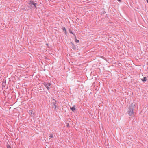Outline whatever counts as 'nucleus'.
<instances>
[{
    "mask_svg": "<svg viewBox=\"0 0 148 148\" xmlns=\"http://www.w3.org/2000/svg\"><path fill=\"white\" fill-rule=\"evenodd\" d=\"M29 114L33 116H35L34 113L32 110H29Z\"/></svg>",
    "mask_w": 148,
    "mask_h": 148,
    "instance_id": "5",
    "label": "nucleus"
},
{
    "mask_svg": "<svg viewBox=\"0 0 148 148\" xmlns=\"http://www.w3.org/2000/svg\"><path fill=\"white\" fill-rule=\"evenodd\" d=\"M118 1L119 2H121V0H118Z\"/></svg>",
    "mask_w": 148,
    "mask_h": 148,
    "instance_id": "13",
    "label": "nucleus"
},
{
    "mask_svg": "<svg viewBox=\"0 0 148 148\" xmlns=\"http://www.w3.org/2000/svg\"><path fill=\"white\" fill-rule=\"evenodd\" d=\"M75 106H74L73 107H71L70 109L72 110V111L74 112L75 110Z\"/></svg>",
    "mask_w": 148,
    "mask_h": 148,
    "instance_id": "7",
    "label": "nucleus"
},
{
    "mask_svg": "<svg viewBox=\"0 0 148 148\" xmlns=\"http://www.w3.org/2000/svg\"><path fill=\"white\" fill-rule=\"evenodd\" d=\"M141 79L143 81H146L147 80V78L146 77H145L143 79Z\"/></svg>",
    "mask_w": 148,
    "mask_h": 148,
    "instance_id": "8",
    "label": "nucleus"
},
{
    "mask_svg": "<svg viewBox=\"0 0 148 148\" xmlns=\"http://www.w3.org/2000/svg\"><path fill=\"white\" fill-rule=\"evenodd\" d=\"M147 2L148 3V0H146Z\"/></svg>",
    "mask_w": 148,
    "mask_h": 148,
    "instance_id": "14",
    "label": "nucleus"
},
{
    "mask_svg": "<svg viewBox=\"0 0 148 148\" xmlns=\"http://www.w3.org/2000/svg\"><path fill=\"white\" fill-rule=\"evenodd\" d=\"M135 106V104L133 103L131 104L129 106V110L127 112V113L130 116H134V110Z\"/></svg>",
    "mask_w": 148,
    "mask_h": 148,
    "instance_id": "1",
    "label": "nucleus"
},
{
    "mask_svg": "<svg viewBox=\"0 0 148 148\" xmlns=\"http://www.w3.org/2000/svg\"><path fill=\"white\" fill-rule=\"evenodd\" d=\"M69 32L70 33L74 35V34L71 31H69Z\"/></svg>",
    "mask_w": 148,
    "mask_h": 148,
    "instance_id": "12",
    "label": "nucleus"
},
{
    "mask_svg": "<svg viewBox=\"0 0 148 148\" xmlns=\"http://www.w3.org/2000/svg\"><path fill=\"white\" fill-rule=\"evenodd\" d=\"M53 100L55 101V102H53V108H55V109H56V101L54 99Z\"/></svg>",
    "mask_w": 148,
    "mask_h": 148,
    "instance_id": "6",
    "label": "nucleus"
},
{
    "mask_svg": "<svg viewBox=\"0 0 148 148\" xmlns=\"http://www.w3.org/2000/svg\"><path fill=\"white\" fill-rule=\"evenodd\" d=\"M6 147L7 148H11V147L10 146V145L8 144H7L6 145Z\"/></svg>",
    "mask_w": 148,
    "mask_h": 148,
    "instance_id": "9",
    "label": "nucleus"
},
{
    "mask_svg": "<svg viewBox=\"0 0 148 148\" xmlns=\"http://www.w3.org/2000/svg\"><path fill=\"white\" fill-rule=\"evenodd\" d=\"M29 4L30 5H33L36 8V5L37 4L36 3H35L34 1H30L29 2Z\"/></svg>",
    "mask_w": 148,
    "mask_h": 148,
    "instance_id": "3",
    "label": "nucleus"
},
{
    "mask_svg": "<svg viewBox=\"0 0 148 148\" xmlns=\"http://www.w3.org/2000/svg\"><path fill=\"white\" fill-rule=\"evenodd\" d=\"M75 41L77 43H78L79 42V40L77 39H75Z\"/></svg>",
    "mask_w": 148,
    "mask_h": 148,
    "instance_id": "11",
    "label": "nucleus"
},
{
    "mask_svg": "<svg viewBox=\"0 0 148 148\" xmlns=\"http://www.w3.org/2000/svg\"><path fill=\"white\" fill-rule=\"evenodd\" d=\"M62 29L64 31H65V32L66 33V31L65 28L64 27H63Z\"/></svg>",
    "mask_w": 148,
    "mask_h": 148,
    "instance_id": "10",
    "label": "nucleus"
},
{
    "mask_svg": "<svg viewBox=\"0 0 148 148\" xmlns=\"http://www.w3.org/2000/svg\"><path fill=\"white\" fill-rule=\"evenodd\" d=\"M43 84L45 86L47 90H49L51 88V84L46 82H44Z\"/></svg>",
    "mask_w": 148,
    "mask_h": 148,
    "instance_id": "2",
    "label": "nucleus"
},
{
    "mask_svg": "<svg viewBox=\"0 0 148 148\" xmlns=\"http://www.w3.org/2000/svg\"><path fill=\"white\" fill-rule=\"evenodd\" d=\"M49 141H52L53 140V139L52 138L53 137V135L51 133L49 135Z\"/></svg>",
    "mask_w": 148,
    "mask_h": 148,
    "instance_id": "4",
    "label": "nucleus"
},
{
    "mask_svg": "<svg viewBox=\"0 0 148 148\" xmlns=\"http://www.w3.org/2000/svg\"><path fill=\"white\" fill-rule=\"evenodd\" d=\"M69 124H68V125H67V127H68V126H69Z\"/></svg>",
    "mask_w": 148,
    "mask_h": 148,
    "instance_id": "15",
    "label": "nucleus"
}]
</instances>
